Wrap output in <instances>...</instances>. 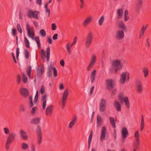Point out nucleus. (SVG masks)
Wrapping results in <instances>:
<instances>
[{
  "mask_svg": "<svg viewBox=\"0 0 151 151\" xmlns=\"http://www.w3.org/2000/svg\"><path fill=\"white\" fill-rule=\"evenodd\" d=\"M118 27L119 29L122 30H118L117 31L115 38L117 40H121L124 38V32L127 31V28L123 22L118 24Z\"/></svg>",
  "mask_w": 151,
  "mask_h": 151,
  "instance_id": "f257e3e1",
  "label": "nucleus"
},
{
  "mask_svg": "<svg viewBox=\"0 0 151 151\" xmlns=\"http://www.w3.org/2000/svg\"><path fill=\"white\" fill-rule=\"evenodd\" d=\"M113 67L111 68L109 70L110 73H112L115 71V73L121 69L123 67V65L121 63V61L119 60H116L113 61L112 64Z\"/></svg>",
  "mask_w": 151,
  "mask_h": 151,
  "instance_id": "f03ea898",
  "label": "nucleus"
},
{
  "mask_svg": "<svg viewBox=\"0 0 151 151\" xmlns=\"http://www.w3.org/2000/svg\"><path fill=\"white\" fill-rule=\"evenodd\" d=\"M50 48L49 47L47 48L46 51V55L44 50L43 49L41 50L40 55L41 59L43 62H45V58H46L47 62H49L50 58Z\"/></svg>",
  "mask_w": 151,
  "mask_h": 151,
  "instance_id": "7ed1b4c3",
  "label": "nucleus"
},
{
  "mask_svg": "<svg viewBox=\"0 0 151 151\" xmlns=\"http://www.w3.org/2000/svg\"><path fill=\"white\" fill-rule=\"evenodd\" d=\"M26 29L28 35L33 40H35L38 45V36L35 37V34L34 29L31 28L29 24H27L26 26Z\"/></svg>",
  "mask_w": 151,
  "mask_h": 151,
  "instance_id": "20e7f679",
  "label": "nucleus"
},
{
  "mask_svg": "<svg viewBox=\"0 0 151 151\" xmlns=\"http://www.w3.org/2000/svg\"><path fill=\"white\" fill-rule=\"evenodd\" d=\"M16 134L14 133H9V135L7 138L5 145V148L7 150L9 149V145L12 142L14 141L16 137Z\"/></svg>",
  "mask_w": 151,
  "mask_h": 151,
  "instance_id": "39448f33",
  "label": "nucleus"
},
{
  "mask_svg": "<svg viewBox=\"0 0 151 151\" xmlns=\"http://www.w3.org/2000/svg\"><path fill=\"white\" fill-rule=\"evenodd\" d=\"M106 83V88L108 90H111L114 88L115 85L114 80L112 79H107L105 81Z\"/></svg>",
  "mask_w": 151,
  "mask_h": 151,
  "instance_id": "423d86ee",
  "label": "nucleus"
},
{
  "mask_svg": "<svg viewBox=\"0 0 151 151\" xmlns=\"http://www.w3.org/2000/svg\"><path fill=\"white\" fill-rule=\"evenodd\" d=\"M93 37L92 33L89 32L87 35L86 39L85 46L87 48H88L92 43Z\"/></svg>",
  "mask_w": 151,
  "mask_h": 151,
  "instance_id": "0eeeda50",
  "label": "nucleus"
},
{
  "mask_svg": "<svg viewBox=\"0 0 151 151\" xmlns=\"http://www.w3.org/2000/svg\"><path fill=\"white\" fill-rule=\"evenodd\" d=\"M68 94V88L66 89L63 93L62 97V108L63 109L65 106V101L66 100Z\"/></svg>",
  "mask_w": 151,
  "mask_h": 151,
  "instance_id": "6e6552de",
  "label": "nucleus"
},
{
  "mask_svg": "<svg viewBox=\"0 0 151 151\" xmlns=\"http://www.w3.org/2000/svg\"><path fill=\"white\" fill-rule=\"evenodd\" d=\"M27 16L29 18H34L36 19H38V11H32L31 9H29L27 11Z\"/></svg>",
  "mask_w": 151,
  "mask_h": 151,
  "instance_id": "1a4fd4ad",
  "label": "nucleus"
},
{
  "mask_svg": "<svg viewBox=\"0 0 151 151\" xmlns=\"http://www.w3.org/2000/svg\"><path fill=\"white\" fill-rule=\"evenodd\" d=\"M106 108V101L105 100L102 99L101 100L99 104V110L100 112L104 111Z\"/></svg>",
  "mask_w": 151,
  "mask_h": 151,
  "instance_id": "9d476101",
  "label": "nucleus"
},
{
  "mask_svg": "<svg viewBox=\"0 0 151 151\" xmlns=\"http://www.w3.org/2000/svg\"><path fill=\"white\" fill-rule=\"evenodd\" d=\"M19 92L21 95L24 98L27 97L29 94V91L25 88H21L19 89Z\"/></svg>",
  "mask_w": 151,
  "mask_h": 151,
  "instance_id": "9b49d317",
  "label": "nucleus"
},
{
  "mask_svg": "<svg viewBox=\"0 0 151 151\" xmlns=\"http://www.w3.org/2000/svg\"><path fill=\"white\" fill-rule=\"evenodd\" d=\"M106 131V129L105 127H102L100 136V140L102 141L105 139V135L107 134Z\"/></svg>",
  "mask_w": 151,
  "mask_h": 151,
  "instance_id": "f8f14e48",
  "label": "nucleus"
},
{
  "mask_svg": "<svg viewBox=\"0 0 151 151\" xmlns=\"http://www.w3.org/2000/svg\"><path fill=\"white\" fill-rule=\"evenodd\" d=\"M127 72H123L120 76V78L119 82L122 84H124L125 83L126 80V77L127 76Z\"/></svg>",
  "mask_w": 151,
  "mask_h": 151,
  "instance_id": "ddd939ff",
  "label": "nucleus"
},
{
  "mask_svg": "<svg viewBox=\"0 0 151 151\" xmlns=\"http://www.w3.org/2000/svg\"><path fill=\"white\" fill-rule=\"evenodd\" d=\"M53 107V106L52 105L47 106L46 109V114L47 116H50L51 115Z\"/></svg>",
  "mask_w": 151,
  "mask_h": 151,
  "instance_id": "4468645a",
  "label": "nucleus"
},
{
  "mask_svg": "<svg viewBox=\"0 0 151 151\" xmlns=\"http://www.w3.org/2000/svg\"><path fill=\"white\" fill-rule=\"evenodd\" d=\"M20 134L21 138L23 140H27L28 139V137L27 133L24 130L21 129Z\"/></svg>",
  "mask_w": 151,
  "mask_h": 151,
  "instance_id": "2eb2a0df",
  "label": "nucleus"
},
{
  "mask_svg": "<svg viewBox=\"0 0 151 151\" xmlns=\"http://www.w3.org/2000/svg\"><path fill=\"white\" fill-rule=\"evenodd\" d=\"M92 21V17L91 16H89L87 17L83 22V25L84 27H86Z\"/></svg>",
  "mask_w": 151,
  "mask_h": 151,
  "instance_id": "dca6fc26",
  "label": "nucleus"
},
{
  "mask_svg": "<svg viewBox=\"0 0 151 151\" xmlns=\"http://www.w3.org/2000/svg\"><path fill=\"white\" fill-rule=\"evenodd\" d=\"M42 140V133L41 127L38 126V145H40Z\"/></svg>",
  "mask_w": 151,
  "mask_h": 151,
  "instance_id": "f3484780",
  "label": "nucleus"
},
{
  "mask_svg": "<svg viewBox=\"0 0 151 151\" xmlns=\"http://www.w3.org/2000/svg\"><path fill=\"white\" fill-rule=\"evenodd\" d=\"M122 134L123 139H125L129 135V133L126 127H124L122 129Z\"/></svg>",
  "mask_w": 151,
  "mask_h": 151,
  "instance_id": "a211bd4d",
  "label": "nucleus"
},
{
  "mask_svg": "<svg viewBox=\"0 0 151 151\" xmlns=\"http://www.w3.org/2000/svg\"><path fill=\"white\" fill-rule=\"evenodd\" d=\"M114 106L117 111H121V105L116 100L114 101Z\"/></svg>",
  "mask_w": 151,
  "mask_h": 151,
  "instance_id": "6ab92c4d",
  "label": "nucleus"
},
{
  "mask_svg": "<svg viewBox=\"0 0 151 151\" xmlns=\"http://www.w3.org/2000/svg\"><path fill=\"white\" fill-rule=\"evenodd\" d=\"M47 96L46 94L43 96L41 99V101H43L42 103V108L43 109H45L46 106Z\"/></svg>",
  "mask_w": 151,
  "mask_h": 151,
  "instance_id": "aec40b11",
  "label": "nucleus"
},
{
  "mask_svg": "<svg viewBox=\"0 0 151 151\" xmlns=\"http://www.w3.org/2000/svg\"><path fill=\"white\" fill-rule=\"evenodd\" d=\"M96 70H94L91 73L90 78L91 83H93L95 80L96 76Z\"/></svg>",
  "mask_w": 151,
  "mask_h": 151,
  "instance_id": "412c9836",
  "label": "nucleus"
},
{
  "mask_svg": "<svg viewBox=\"0 0 151 151\" xmlns=\"http://www.w3.org/2000/svg\"><path fill=\"white\" fill-rule=\"evenodd\" d=\"M109 119L110 122L113 127L114 128H116V120H114L113 117L111 116L110 117Z\"/></svg>",
  "mask_w": 151,
  "mask_h": 151,
  "instance_id": "4be33fe9",
  "label": "nucleus"
},
{
  "mask_svg": "<svg viewBox=\"0 0 151 151\" xmlns=\"http://www.w3.org/2000/svg\"><path fill=\"white\" fill-rule=\"evenodd\" d=\"M31 66L30 65L29 66H27L26 68V72L29 78H30L31 77Z\"/></svg>",
  "mask_w": 151,
  "mask_h": 151,
  "instance_id": "5701e85b",
  "label": "nucleus"
},
{
  "mask_svg": "<svg viewBox=\"0 0 151 151\" xmlns=\"http://www.w3.org/2000/svg\"><path fill=\"white\" fill-rule=\"evenodd\" d=\"M93 134V131H91L89 135L88 141V148L89 149L90 147L91 141L92 139Z\"/></svg>",
  "mask_w": 151,
  "mask_h": 151,
  "instance_id": "b1692460",
  "label": "nucleus"
},
{
  "mask_svg": "<svg viewBox=\"0 0 151 151\" xmlns=\"http://www.w3.org/2000/svg\"><path fill=\"white\" fill-rule=\"evenodd\" d=\"M39 67L40 66L38 65V76L41 75L43 74L45 71L44 65L42 64L40 68H39Z\"/></svg>",
  "mask_w": 151,
  "mask_h": 151,
  "instance_id": "393cba45",
  "label": "nucleus"
},
{
  "mask_svg": "<svg viewBox=\"0 0 151 151\" xmlns=\"http://www.w3.org/2000/svg\"><path fill=\"white\" fill-rule=\"evenodd\" d=\"M144 126H145V122H144V117H143V115L142 114V116H141V126H140V128L141 131L142 132L143 131L144 128Z\"/></svg>",
  "mask_w": 151,
  "mask_h": 151,
  "instance_id": "a878e982",
  "label": "nucleus"
},
{
  "mask_svg": "<svg viewBox=\"0 0 151 151\" xmlns=\"http://www.w3.org/2000/svg\"><path fill=\"white\" fill-rule=\"evenodd\" d=\"M102 122V119L101 117L99 116H97V124L98 126H99L101 125Z\"/></svg>",
  "mask_w": 151,
  "mask_h": 151,
  "instance_id": "bb28decb",
  "label": "nucleus"
},
{
  "mask_svg": "<svg viewBox=\"0 0 151 151\" xmlns=\"http://www.w3.org/2000/svg\"><path fill=\"white\" fill-rule=\"evenodd\" d=\"M76 122V117L74 116V119H73L72 121L70 123L69 125V128H71L75 124Z\"/></svg>",
  "mask_w": 151,
  "mask_h": 151,
  "instance_id": "cd10ccee",
  "label": "nucleus"
},
{
  "mask_svg": "<svg viewBox=\"0 0 151 151\" xmlns=\"http://www.w3.org/2000/svg\"><path fill=\"white\" fill-rule=\"evenodd\" d=\"M142 72L144 73V76L145 78H146L148 75L149 70L148 69L147 67H144L143 68Z\"/></svg>",
  "mask_w": 151,
  "mask_h": 151,
  "instance_id": "c85d7f7f",
  "label": "nucleus"
},
{
  "mask_svg": "<svg viewBox=\"0 0 151 151\" xmlns=\"http://www.w3.org/2000/svg\"><path fill=\"white\" fill-rule=\"evenodd\" d=\"M117 14L118 16L117 18L118 19H120L122 16L123 10L122 9H119L118 10Z\"/></svg>",
  "mask_w": 151,
  "mask_h": 151,
  "instance_id": "c756f323",
  "label": "nucleus"
},
{
  "mask_svg": "<svg viewBox=\"0 0 151 151\" xmlns=\"http://www.w3.org/2000/svg\"><path fill=\"white\" fill-rule=\"evenodd\" d=\"M30 123L32 124H38V117L32 119L30 121Z\"/></svg>",
  "mask_w": 151,
  "mask_h": 151,
  "instance_id": "7c9ffc66",
  "label": "nucleus"
},
{
  "mask_svg": "<svg viewBox=\"0 0 151 151\" xmlns=\"http://www.w3.org/2000/svg\"><path fill=\"white\" fill-rule=\"evenodd\" d=\"M123 96L124 95L123 93H120L118 96V99L120 101L121 104H123Z\"/></svg>",
  "mask_w": 151,
  "mask_h": 151,
  "instance_id": "2f4dec72",
  "label": "nucleus"
},
{
  "mask_svg": "<svg viewBox=\"0 0 151 151\" xmlns=\"http://www.w3.org/2000/svg\"><path fill=\"white\" fill-rule=\"evenodd\" d=\"M96 56L93 55L91 56L90 63L94 64V63L96 62Z\"/></svg>",
  "mask_w": 151,
  "mask_h": 151,
  "instance_id": "473e14b6",
  "label": "nucleus"
},
{
  "mask_svg": "<svg viewBox=\"0 0 151 151\" xmlns=\"http://www.w3.org/2000/svg\"><path fill=\"white\" fill-rule=\"evenodd\" d=\"M140 144L139 139V138L136 139V141L134 143V148L137 149Z\"/></svg>",
  "mask_w": 151,
  "mask_h": 151,
  "instance_id": "72a5a7b5",
  "label": "nucleus"
},
{
  "mask_svg": "<svg viewBox=\"0 0 151 151\" xmlns=\"http://www.w3.org/2000/svg\"><path fill=\"white\" fill-rule=\"evenodd\" d=\"M24 42L25 46L27 48L30 47L29 42L28 40L27 39L26 37H24Z\"/></svg>",
  "mask_w": 151,
  "mask_h": 151,
  "instance_id": "f704fd0d",
  "label": "nucleus"
},
{
  "mask_svg": "<svg viewBox=\"0 0 151 151\" xmlns=\"http://www.w3.org/2000/svg\"><path fill=\"white\" fill-rule=\"evenodd\" d=\"M142 3V0H138V4L137 6V9L138 11H139L141 7Z\"/></svg>",
  "mask_w": 151,
  "mask_h": 151,
  "instance_id": "c9c22d12",
  "label": "nucleus"
},
{
  "mask_svg": "<svg viewBox=\"0 0 151 151\" xmlns=\"http://www.w3.org/2000/svg\"><path fill=\"white\" fill-rule=\"evenodd\" d=\"M39 34L42 37H45L46 35V32L44 29L40 30L39 32Z\"/></svg>",
  "mask_w": 151,
  "mask_h": 151,
  "instance_id": "e433bc0d",
  "label": "nucleus"
},
{
  "mask_svg": "<svg viewBox=\"0 0 151 151\" xmlns=\"http://www.w3.org/2000/svg\"><path fill=\"white\" fill-rule=\"evenodd\" d=\"M104 17L103 16H102L100 19H99L98 21V23L100 26H101L104 22Z\"/></svg>",
  "mask_w": 151,
  "mask_h": 151,
  "instance_id": "4c0bfd02",
  "label": "nucleus"
},
{
  "mask_svg": "<svg viewBox=\"0 0 151 151\" xmlns=\"http://www.w3.org/2000/svg\"><path fill=\"white\" fill-rule=\"evenodd\" d=\"M136 88L137 91L139 93H141L142 92V85H137L136 86Z\"/></svg>",
  "mask_w": 151,
  "mask_h": 151,
  "instance_id": "58836bf2",
  "label": "nucleus"
},
{
  "mask_svg": "<svg viewBox=\"0 0 151 151\" xmlns=\"http://www.w3.org/2000/svg\"><path fill=\"white\" fill-rule=\"evenodd\" d=\"M22 80L24 83H26L28 81L27 78L24 73L22 74Z\"/></svg>",
  "mask_w": 151,
  "mask_h": 151,
  "instance_id": "ea45409f",
  "label": "nucleus"
},
{
  "mask_svg": "<svg viewBox=\"0 0 151 151\" xmlns=\"http://www.w3.org/2000/svg\"><path fill=\"white\" fill-rule=\"evenodd\" d=\"M24 53L25 55V58L26 59H28L29 57V53L27 50L26 49L24 50Z\"/></svg>",
  "mask_w": 151,
  "mask_h": 151,
  "instance_id": "a19ab883",
  "label": "nucleus"
},
{
  "mask_svg": "<svg viewBox=\"0 0 151 151\" xmlns=\"http://www.w3.org/2000/svg\"><path fill=\"white\" fill-rule=\"evenodd\" d=\"M45 12L47 13H48V17H49L50 14V12L49 9L48 8V6H47V5H45Z\"/></svg>",
  "mask_w": 151,
  "mask_h": 151,
  "instance_id": "79ce46f5",
  "label": "nucleus"
},
{
  "mask_svg": "<svg viewBox=\"0 0 151 151\" xmlns=\"http://www.w3.org/2000/svg\"><path fill=\"white\" fill-rule=\"evenodd\" d=\"M32 96L31 95L29 97V107L31 108L34 105L33 102L32 101Z\"/></svg>",
  "mask_w": 151,
  "mask_h": 151,
  "instance_id": "37998d69",
  "label": "nucleus"
},
{
  "mask_svg": "<svg viewBox=\"0 0 151 151\" xmlns=\"http://www.w3.org/2000/svg\"><path fill=\"white\" fill-rule=\"evenodd\" d=\"M22 147L23 150L27 149L28 147V145L25 143H23L22 144Z\"/></svg>",
  "mask_w": 151,
  "mask_h": 151,
  "instance_id": "c03bdc74",
  "label": "nucleus"
},
{
  "mask_svg": "<svg viewBox=\"0 0 151 151\" xmlns=\"http://www.w3.org/2000/svg\"><path fill=\"white\" fill-rule=\"evenodd\" d=\"M70 45V43H68L66 45V48L67 50L68 51V53L69 54H70V48L72 47H71V45Z\"/></svg>",
  "mask_w": 151,
  "mask_h": 151,
  "instance_id": "a18cd8bd",
  "label": "nucleus"
},
{
  "mask_svg": "<svg viewBox=\"0 0 151 151\" xmlns=\"http://www.w3.org/2000/svg\"><path fill=\"white\" fill-rule=\"evenodd\" d=\"M52 70L53 71V75H54V76L55 77H56L57 76V70L56 68H55V67H53V68H52Z\"/></svg>",
  "mask_w": 151,
  "mask_h": 151,
  "instance_id": "49530a36",
  "label": "nucleus"
},
{
  "mask_svg": "<svg viewBox=\"0 0 151 151\" xmlns=\"http://www.w3.org/2000/svg\"><path fill=\"white\" fill-rule=\"evenodd\" d=\"M94 65V64L90 63L88 65L87 67V70L90 71L91 69L93 67Z\"/></svg>",
  "mask_w": 151,
  "mask_h": 151,
  "instance_id": "de8ad7c7",
  "label": "nucleus"
},
{
  "mask_svg": "<svg viewBox=\"0 0 151 151\" xmlns=\"http://www.w3.org/2000/svg\"><path fill=\"white\" fill-rule=\"evenodd\" d=\"M17 29L18 30V31H19V32L20 33H22V29L20 25V24H17Z\"/></svg>",
  "mask_w": 151,
  "mask_h": 151,
  "instance_id": "09e8293b",
  "label": "nucleus"
},
{
  "mask_svg": "<svg viewBox=\"0 0 151 151\" xmlns=\"http://www.w3.org/2000/svg\"><path fill=\"white\" fill-rule=\"evenodd\" d=\"M37 100H38V93H37V90L36 94H35V99H34V103L35 104L36 103L37 101Z\"/></svg>",
  "mask_w": 151,
  "mask_h": 151,
  "instance_id": "8fccbe9b",
  "label": "nucleus"
},
{
  "mask_svg": "<svg viewBox=\"0 0 151 151\" xmlns=\"http://www.w3.org/2000/svg\"><path fill=\"white\" fill-rule=\"evenodd\" d=\"M51 73L52 71L51 70V68H49L47 72V75L48 78H49L50 77Z\"/></svg>",
  "mask_w": 151,
  "mask_h": 151,
  "instance_id": "3c124183",
  "label": "nucleus"
},
{
  "mask_svg": "<svg viewBox=\"0 0 151 151\" xmlns=\"http://www.w3.org/2000/svg\"><path fill=\"white\" fill-rule=\"evenodd\" d=\"M45 91V88L43 85L42 86L40 90V92L42 94H43Z\"/></svg>",
  "mask_w": 151,
  "mask_h": 151,
  "instance_id": "603ef678",
  "label": "nucleus"
},
{
  "mask_svg": "<svg viewBox=\"0 0 151 151\" xmlns=\"http://www.w3.org/2000/svg\"><path fill=\"white\" fill-rule=\"evenodd\" d=\"M19 54V47H17L16 49V58L17 59L18 58V57Z\"/></svg>",
  "mask_w": 151,
  "mask_h": 151,
  "instance_id": "864d4df0",
  "label": "nucleus"
},
{
  "mask_svg": "<svg viewBox=\"0 0 151 151\" xmlns=\"http://www.w3.org/2000/svg\"><path fill=\"white\" fill-rule=\"evenodd\" d=\"M25 111V109L23 105H22L20 107L19 109V112H21L22 111L23 112H24Z\"/></svg>",
  "mask_w": 151,
  "mask_h": 151,
  "instance_id": "5fc2aeb1",
  "label": "nucleus"
},
{
  "mask_svg": "<svg viewBox=\"0 0 151 151\" xmlns=\"http://www.w3.org/2000/svg\"><path fill=\"white\" fill-rule=\"evenodd\" d=\"M134 137L137 139L139 138V131L138 130L134 134Z\"/></svg>",
  "mask_w": 151,
  "mask_h": 151,
  "instance_id": "6e6d98bb",
  "label": "nucleus"
},
{
  "mask_svg": "<svg viewBox=\"0 0 151 151\" xmlns=\"http://www.w3.org/2000/svg\"><path fill=\"white\" fill-rule=\"evenodd\" d=\"M81 2V4L80 5V7L81 9H82L84 6V0H80Z\"/></svg>",
  "mask_w": 151,
  "mask_h": 151,
  "instance_id": "4d7b16f0",
  "label": "nucleus"
},
{
  "mask_svg": "<svg viewBox=\"0 0 151 151\" xmlns=\"http://www.w3.org/2000/svg\"><path fill=\"white\" fill-rule=\"evenodd\" d=\"M4 133H5V134H9V130L8 128H4Z\"/></svg>",
  "mask_w": 151,
  "mask_h": 151,
  "instance_id": "13d9d810",
  "label": "nucleus"
},
{
  "mask_svg": "<svg viewBox=\"0 0 151 151\" xmlns=\"http://www.w3.org/2000/svg\"><path fill=\"white\" fill-rule=\"evenodd\" d=\"M21 80V76L19 75H18L17 76V81L18 84H19Z\"/></svg>",
  "mask_w": 151,
  "mask_h": 151,
  "instance_id": "bf43d9fd",
  "label": "nucleus"
},
{
  "mask_svg": "<svg viewBox=\"0 0 151 151\" xmlns=\"http://www.w3.org/2000/svg\"><path fill=\"white\" fill-rule=\"evenodd\" d=\"M17 31L16 29L14 28H13L12 29V33L13 36H15L17 33Z\"/></svg>",
  "mask_w": 151,
  "mask_h": 151,
  "instance_id": "052dcab7",
  "label": "nucleus"
},
{
  "mask_svg": "<svg viewBox=\"0 0 151 151\" xmlns=\"http://www.w3.org/2000/svg\"><path fill=\"white\" fill-rule=\"evenodd\" d=\"M57 26L55 23H52V29L53 30H55L56 29Z\"/></svg>",
  "mask_w": 151,
  "mask_h": 151,
  "instance_id": "680f3d73",
  "label": "nucleus"
},
{
  "mask_svg": "<svg viewBox=\"0 0 151 151\" xmlns=\"http://www.w3.org/2000/svg\"><path fill=\"white\" fill-rule=\"evenodd\" d=\"M77 42V37H74L73 42L71 45V47H72Z\"/></svg>",
  "mask_w": 151,
  "mask_h": 151,
  "instance_id": "e2e57ef3",
  "label": "nucleus"
},
{
  "mask_svg": "<svg viewBox=\"0 0 151 151\" xmlns=\"http://www.w3.org/2000/svg\"><path fill=\"white\" fill-rule=\"evenodd\" d=\"M11 54H12V58H13V60L14 61V63H17V61L16 60L15 57V56H14V53L13 52H12V53H11Z\"/></svg>",
  "mask_w": 151,
  "mask_h": 151,
  "instance_id": "0e129e2a",
  "label": "nucleus"
},
{
  "mask_svg": "<svg viewBox=\"0 0 151 151\" xmlns=\"http://www.w3.org/2000/svg\"><path fill=\"white\" fill-rule=\"evenodd\" d=\"M37 109V107H35L32 108V110L31 111V113L32 114H34L35 112V111H36Z\"/></svg>",
  "mask_w": 151,
  "mask_h": 151,
  "instance_id": "69168bd1",
  "label": "nucleus"
},
{
  "mask_svg": "<svg viewBox=\"0 0 151 151\" xmlns=\"http://www.w3.org/2000/svg\"><path fill=\"white\" fill-rule=\"evenodd\" d=\"M117 90L116 89H114L113 90L111 94V96H114L116 94Z\"/></svg>",
  "mask_w": 151,
  "mask_h": 151,
  "instance_id": "338daca9",
  "label": "nucleus"
},
{
  "mask_svg": "<svg viewBox=\"0 0 151 151\" xmlns=\"http://www.w3.org/2000/svg\"><path fill=\"white\" fill-rule=\"evenodd\" d=\"M58 35L57 34H55L52 37V39L53 40H56L57 39Z\"/></svg>",
  "mask_w": 151,
  "mask_h": 151,
  "instance_id": "774afa93",
  "label": "nucleus"
}]
</instances>
